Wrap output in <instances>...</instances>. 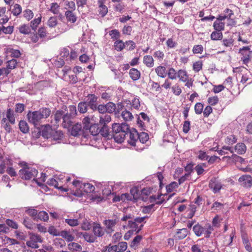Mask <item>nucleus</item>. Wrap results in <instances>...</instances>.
Segmentation results:
<instances>
[{"label":"nucleus","instance_id":"3c124183","mask_svg":"<svg viewBox=\"0 0 252 252\" xmlns=\"http://www.w3.org/2000/svg\"><path fill=\"white\" fill-rule=\"evenodd\" d=\"M167 74L168 75V78L171 80H175L177 78V73L175 69L172 67L168 69Z\"/></svg>","mask_w":252,"mask_h":252},{"label":"nucleus","instance_id":"a18cd8bd","mask_svg":"<svg viewBox=\"0 0 252 252\" xmlns=\"http://www.w3.org/2000/svg\"><path fill=\"white\" fill-rule=\"evenodd\" d=\"M68 248L69 250L80 252L82 250V247L78 243L71 242L68 245Z\"/></svg>","mask_w":252,"mask_h":252},{"label":"nucleus","instance_id":"f03ea898","mask_svg":"<svg viewBox=\"0 0 252 252\" xmlns=\"http://www.w3.org/2000/svg\"><path fill=\"white\" fill-rule=\"evenodd\" d=\"M112 136L115 141L118 143H122L126 138V134L129 130V127L125 123H122L121 124L118 123H115L112 125Z\"/></svg>","mask_w":252,"mask_h":252},{"label":"nucleus","instance_id":"0e129e2a","mask_svg":"<svg viewBox=\"0 0 252 252\" xmlns=\"http://www.w3.org/2000/svg\"><path fill=\"white\" fill-rule=\"evenodd\" d=\"M204 106L203 104L200 102L197 103L194 106L195 112L196 114H201L203 110Z\"/></svg>","mask_w":252,"mask_h":252},{"label":"nucleus","instance_id":"412c9836","mask_svg":"<svg viewBox=\"0 0 252 252\" xmlns=\"http://www.w3.org/2000/svg\"><path fill=\"white\" fill-rule=\"evenodd\" d=\"M99 124H92L89 127L88 129L92 135L95 136L97 135L100 133L101 130H100V126Z\"/></svg>","mask_w":252,"mask_h":252},{"label":"nucleus","instance_id":"5fc2aeb1","mask_svg":"<svg viewBox=\"0 0 252 252\" xmlns=\"http://www.w3.org/2000/svg\"><path fill=\"white\" fill-rule=\"evenodd\" d=\"M49 10L54 14H58L60 12V6L56 2L52 3Z\"/></svg>","mask_w":252,"mask_h":252},{"label":"nucleus","instance_id":"f8f14e48","mask_svg":"<svg viewBox=\"0 0 252 252\" xmlns=\"http://www.w3.org/2000/svg\"><path fill=\"white\" fill-rule=\"evenodd\" d=\"M222 184L216 178L212 179L209 184V188L214 193H218L222 188Z\"/></svg>","mask_w":252,"mask_h":252},{"label":"nucleus","instance_id":"774afa93","mask_svg":"<svg viewBox=\"0 0 252 252\" xmlns=\"http://www.w3.org/2000/svg\"><path fill=\"white\" fill-rule=\"evenodd\" d=\"M204 231L203 234L204 235V237L205 238H209L210 237V234L213 230L212 227L210 225H206L204 228Z\"/></svg>","mask_w":252,"mask_h":252},{"label":"nucleus","instance_id":"2f4dec72","mask_svg":"<svg viewBox=\"0 0 252 252\" xmlns=\"http://www.w3.org/2000/svg\"><path fill=\"white\" fill-rule=\"evenodd\" d=\"M188 230L187 228L179 229L176 233V237L179 240L185 238L188 234Z\"/></svg>","mask_w":252,"mask_h":252},{"label":"nucleus","instance_id":"1a4fd4ad","mask_svg":"<svg viewBox=\"0 0 252 252\" xmlns=\"http://www.w3.org/2000/svg\"><path fill=\"white\" fill-rule=\"evenodd\" d=\"M138 219V218L137 217L133 220H129L127 226L128 228L130 229V230L133 232H135V234L139 233L144 226L143 224L139 225L140 223H141V222L137 220Z\"/></svg>","mask_w":252,"mask_h":252},{"label":"nucleus","instance_id":"ea45409f","mask_svg":"<svg viewBox=\"0 0 252 252\" xmlns=\"http://www.w3.org/2000/svg\"><path fill=\"white\" fill-rule=\"evenodd\" d=\"M204 227H202L200 225L197 224H195L193 227V230L195 234L197 236H200L201 235H202L203 234V232L204 231Z\"/></svg>","mask_w":252,"mask_h":252},{"label":"nucleus","instance_id":"7c9ffc66","mask_svg":"<svg viewBox=\"0 0 252 252\" xmlns=\"http://www.w3.org/2000/svg\"><path fill=\"white\" fill-rule=\"evenodd\" d=\"M51 133L50 138L54 140H58L61 139L63 137V134L61 130H55L53 129Z\"/></svg>","mask_w":252,"mask_h":252},{"label":"nucleus","instance_id":"680f3d73","mask_svg":"<svg viewBox=\"0 0 252 252\" xmlns=\"http://www.w3.org/2000/svg\"><path fill=\"white\" fill-rule=\"evenodd\" d=\"M142 239V237L141 235H137L135 236L130 244V247L132 248L136 247L140 243Z\"/></svg>","mask_w":252,"mask_h":252},{"label":"nucleus","instance_id":"69168bd1","mask_svg":"<svg viewBox=\"0 0 252 252\" xmlns=\"http://www.w3.org/2000/svg\"><path fill=\"white\" fill-rule=\"evenodd\" d=\"M58 24V21L56 17H51L47 21V25L49 27H55Z\"/></svg>","mask_w":252,"mask_h":252},{"label":"nucleus","instance_id":"9b49d317","mask_svg":"<svg viewBox=\"0 0 252 252\" xmlns=\"http://www.w3.org/2000/svg\"><path fill=\"white\" fill-rule=\"evenodd\" d=\"M126 136H129L127 143L132 146H135L138 140V133L137 131L135 128L129 129L128 132H127V134H126Z\"/></svg>","mask_w":252,"mask_h":252},{"label":"nucleus","instance_id":"c756f323","mask_svg":"<svg viewBox=\"0 0 252 252\" xmlns=\"http://www.w3.org/2000/svg\"><path fill=\"white\" fill-rule=\"evenodd\" d=\"M65 16L67 19V20L69 22H71L74 23L77 20L76 15L73 13L72 10H67L65 12Z\"/></svg>","mask_w":252,"mask_h":252},{"label":"nucleus","instance_id":"09e8293b","mask_svg":"<svg viewBox=\"0 0 252 252\" xmlns=\"http://www.w3.org/2000/svg\"><path fill=\"white\" fill-rule=\"evenodd\" d=\"M151 191L147 188H144L140 190V199L145 200L150 195Z\"/></svg>","mask_w":252,"mask_h":252},{"label":"nucleus","instance_id":"f3484780","mask_svg":"<svg viewBox=\"0 0 252 252\" xmlns=\"http://www.w3.org/2000/svg\"><path fill=\"white\" fill-rule=\"evenodd\" d=\"M129 74L130 78L133 81L138 80L141 76L140 72L136 68H132L129 70Z\"/></svg>","mask_w":252,"mask_h":252},{"label":"nucleus","instance_id":"79ce46f5","mask_svg":"<svg viewBox=\"0 0 252 252\" xmlns=\"http://www.w3.org/2000/svg\"><path fill=\"white\" fill-rule=\"evenodd\" d=\"M177 77L183 82H186L188 80V76L185 70L180 69L177 72Z\"/></svg>","mask_w":252,"mask_h":252},{"label":"nucleus","instance_id":"6e6552de","mask_svg":"<svg viewBox=\"0 0 252 252\" xmlns=\"http://www.w3.org/2000/svg\"><path fill=\"white\" fill-rule=\"evenodd\" d=\"M52 130V126L49 125L41 126L39 129L37 128V133L36 134L35 133V136L38 138L41 135L44 138L48 139L51 137Z\"/></svg>","mask_w":252,"mask_h":252},{"label":"nucleus","instance_id":"ddd939ff","mask_svg":"<svg viewBox=\"0 0 252 252\" xmlns=\"http://www.w3.org/2000/svg\"><path fill=\"white\" fill-rule=\"evenodd\" d=\"M250 48L249 46H246L239 50V53L243 56L241 58V61L246 65H247L250 61L251 55L250 54Z\"/></svg>","mask_w":252,"mask_h":252},{"label":"nucleus","instance_id":"0eeeda50","mask_svg":"<svg viewBox=\"0 0 252 252\" xmlns=\"http://www.w3.org/2000/svg\"><path fill=\"white\" fill-rule=\"evenodd\" d=\"M110 121V116L109 115H105L104 118L101 117L100 118L99 125L101 128H100V133L104 137H107L109 134V128L106 125Z\"/></svg>","mask_w":252,"mask_h":252},{"label":"nucleus","instance_id":"7ed1b4c3","mask_svg":"<svg viewBox=\"0 0 252 252\" xmlns=\"http://www.w3.org/2000/svg\"><path fill=\"white\" fill-rule=\"evenodd\" d=\"M64 112L63 117L62 126L64 128H69L73 124V120L77 115L76 107L74 105H69L68 108L65 106Z\"/></svg>","mask_w":252,"mask_h":252},{"label":"nucleus","instance_id":"393cba45","mask_svg":"<svg viewBox=\"0 0 252 252\" xmlns=\"http://www.w3.org/2000/svg\"><path fill=\"white\" fill-rule=\"evenodd\" d=\"M64 111L63 110H57L54 115V119L56 124H59L61 119L63 120Z\"/></svg>","mask_w":252,"mask_h":252},{"label":"nucleus","instance_id":"cd10ccee","mask_svg":"<svg viewBox=\"0 0 252 252\" xmlns=\"http://www.w3.org/2000/svg\"><path fill=\"white\" fill-rule=\"evenodd\" d=\"M60 236H61L67 242H72L74 239V237L69 232L66 230L62 231Z\"/></svg>","mask_w":252,"mask_h":252},{"label":"nucleus","instance_id":"4be33fe9","mask_svg":"<svg viewBox=\"0 0 252 252\" xmlns=\"http://www.w3.org/2000/svg\"><path fill=\"white\" fill-rule=\"evenodd\" d=\"M82 129V126L78 123L72 125V127L70 130V133L72 136H77L79 135Z\"/></svg>","mask_w":252,"mask_h":252},{"label":"nucleus","instance_id":"473e14b6","mask_svg":"<svg viewBox=\"0 0 252 252\" xmlns=\"http://www.w3.org/2000/svg\"><path fill=\"white\" fill-rule=\"evenodd\" d=\"M48 220L49 216L46 212L42 211L38 213L36 221L40 220L43 221H47Z\"/></svg>","mask_w":252,"mask_h":252},{"label":"nucleus","instance_id":"603ef678","mask_svg":"<svg viewBox=\"0 0 252 252\" xmlns=\"http://www.w3.org/2000/svg\"><path fill=\"white\" fill-rule=\"evenodd\" d=\"M1 239H2L3 244H8V243H10V245H14V244H19L18 242L16 240H15L14 239L9 238L6 236H4L3 237H1Z\"/></svg>","mask_w":252,"mask_h":252},{"label":"nucleus","instance_id":"bb28decb","mask_svg":"<svg viewBox=\"0 0 252 252\" xmlns=\"http://www.w3.org/2000/svg\"><path fill=\"white\" fill-rule=\"evenodd\" d=\"M19 128L23 133H27L29 132V126L26 121L21 120L19 123Z\"/></svg>","mask_w":252,"mask_h":252},{"label":"nucleus","instance_id":"aec40b11","mask_svg":"<svg viewBox=\"0 0 252 252\" xmlns=\"http://www.w3.org/2000/svg\"><path fill=\"white\" fill-rule=\"evenodd\" d=\"M93 232L94 235L101 237L104 234L105 229L101 227L100 224H96L93 227Z\"/></svg>","mask_w":252,"mask_h":252},{"label":"nucleus","instance_id":"6ab92c4d","mask_svg":"<svg viewBox=\"0 0 252 252\" xmlns=\"http://www.w3.org/2000/svg\"><path fill=\"white\" fill-rule=\"evenodd\" d=\"M155 72L157 75L161 78H164L167 75L165 67L161 65L158 66L155 68Z\"/></svg>","mask_w":252,"mask_h":252},{"label":"nucleus","instance_id":"bf43d9fd","mask_svg":"<svg viewBox=\"0 0 252 252\" xmlns=\"http://www.w3.org/2000/svg\"><path fill=\"white\" fill-rule=\"evenodd\" d=\"M5 223L8 227H10L15 229H17L18 228V224L17 223L12 220L6 219L5 220Z\"/></svg>","mask_w":252,"mask_h":252},{"label":"nucleus","instance_id":"b1692460","mask_svg":"<svg viewBox=\"0 0 252 252\" xmlns=\"http://www.w3.org/2000/svg\"><path fill=\"white\" fill-rule=\"evenodd\" d=\"M130 193L134 199V202L140 199V191L136 187H133L130 189Z\"/></svg>","mask_w":252,"mask_h":252},{"label":"nucleus","instance_id":"423d86ee","mask_svg":"<svg viewBox=\"0 0 252 252\" xmlns=\"http://www.w3.org/2000/svg\"><path fill=\"white\" fill-rule=\"evenodd\" d=\"M38 174V171L35 168L29 166L24 163V166L19 171L20 177L26 180H34Z\"/></svg>","mask_w":252,"mask_h":252},{"label":"nucleus","instance_id":"338daca9","mask_svg":"<svg viewBox=\"0 0 252 252\" xmlns=\"http://www.w3.org/2000/svg\"><path fill=\"white\" fill-rule=\"evenodd\" d=\"M64 221L71 226H76L79 224V221L77 219H66Z\"/></svg>","mask_w":252,"mask_h":252},{"label":"nucleus","instance_id":"a211bd4d","mask_svg":"<svg viewBox=\"0 0 252 252\" xmlns=\"http://www.w3.org/2000/svg\"><path fill=\"white\" fill-rule=\"evenodd\" d=\"M247 150L246 146L243 143H238L234 148V151L239 155H242L246 153Z\"/></svg>","mask_w":252,"mask_h":252},{"label":"nucleus","instance_id":"37998d69","mask_svg":"<svg viewBox=\"0 0 252 252\" xmlns=\"http://www.w3.org/2000/svg\"><path fill=\"white\" fill-rule=\"evenodd\" d=\"M114 47L117 51H121L125 47V43L122 40H117L114 42Z\"/></svg>","mask_w":252,"mask_h":252},{"label":"nucleus","instance_id":"13d9d810","mask_svg":"<svg viewBox=\"0 0 252 252\" xmlns=\"http://www.w3.org/2000/svg\"><path fill=\"white\" fill-rule=\"evenodd\" d=\"M83 237L84 239L88 242L93 243L95 240V238L92 235L89 234L87 232H84L83 234Z\"/></svg>","mask_w":252,"mask_h":252},{"label":"nucleus","instance_id":"49530a36","mask_svg":"<svg viewBox=\"0 0 252 252\" xmlns=\"http://www.w3.org/2000/svg\"><path fill=\"white\" fill-rule=\"evenodd\" d=\"M88 105L87 102L85 101L80 102L78 104V110L81 113H84L87 112Z\"/></svg>","mask_w":252,"mask_h":252},{"label":"nucleus","instance_id":"f257e3e1","mask_svg":"<svg viewBox=\"0 0 252 252\" xmlns=\"http://www.w3.org/2000/svg\"><path fill=\"white\" fill-rule=\"evenodd\" d=\"M51 113V109L49 107H42L37 111H29L27 117L29 122L36 127L40 125L43 119L49 117Z\"/></svg>","mask_w":252,"mask_h":252},{"label":"nucleus","instance_id":"f704fd0d","mask_svg":"<svg viewBox=\"0 0 252 252\" xmlns=\"http://www.w3.org/2000/svg\"><path fill=\"white\" fill-rule=\"evenodd\" d=\"M41 15L40 14L39 17L32 20L30 23V27L31 29H32L34 31H35L38 25L41 23Z\"/></svg>","mask_w":252,"mask_h":252},{"label":"nucleus","instance_id":"4c0bfd02","mask_svg":"<svg viewBox=\"0 0 252 252\" xmlns=\"http://www.w3.org/2000/svg\"><path fill=\"white\" fill-rule=\"evenodd\" d=\"M19 32L24 34H29L31 32V29L28 25L23 24L18 28Z\"/></svg>","mask_w":252,"mask_h":252},{"label":"nucleus","instance_id":"a19ab883","mask_svg":"<svg viewBox=\"0 0 252 252\" xmlns=\"http://www.w3.org/2000/svg\"><path fill=\"white\" fill-rule=\"evenodd\" d=\"M11 9V12L14 16L19 15L22 12V7L19 4H15L12 9V5L10 6L9 10Z\"/></svg>","mask_w":252,"mask_h":252},{"label":"nucleus","instance_id":"9d476101","mask_svg":"<svg viewBox=\"0 0 252 252\" xmlns=\"http://www.w3.org/2000/svg\"><path fill=\"white\" fill-rule=\"evenodd\" d=\"M240 186L246 189H250L252 187V177L248 174L242 175L238 179Z\"/></svg>","mask_w":252,"mask_h":252},{"label":"nucleus","instance_id":"8fccbe9b","mask_svg":"<svg viewBox=\"0 0 252 252\" xmlns=\"http://www.w3.org/2000/svg\"><path fill=\"white\" fill-rule=\"evenodd\" d=\"M149 139V135L147 133L142 132L138 133V140L142 143H145Z\"/></svg>","mask_w":252,"mask_h":252},{"label":"nucleus","instance_id":"4d7b16f0","mask_svg":"<svg viewBox=\"0 0 252 252\" xmlns=\"http://www.w3.org/2000/svg\"><path fill=\"white\" fill-rule=\"evenodd\" d=\"M179 183L176 182H172L168 185L166 186V189L167 192H171L173 190L178 187Z\"/></svg>","mask_w":252,"mask_h":252},{"label":"nucleus","instance_id":"72a5a7b5","mask_svg":"<svg viewBox=\"0 0 252 252\" xmlns=\"http://www.w3.org/2000/svg\"><path fill=\"white\" fill-rule=\"evenodd\" d=\"M6 118L9 121V123L13 125L15 123V118L13 111L11 109H7L6 111Z\"/></svg>","mask_w":252,"mask_h":252},{"label":"nucleus","instance_id":"dca6fc26","mask_svg":"<svg viewBox=\"0 0 252 252\" xmlns=\"http://www.w3.org/2000/svg\"><path fill=\"white\" fill-rule=\"evenodd\" d=\"M127 248V243L121 242L118 243V245L111 246V251H119L121 252H125Z\"/></svg>","mask_w":252,"mask_h":252},{"label":"nucleus","instance_id":"39448f33","mask_svg":"<svg viewBox=\"0 0 252 252\" xmlns=\"http://www.w3.org/2000/svg\"><path fill=\"white\" fill-rule=\"evenodd\" d=\"M72 184L76 187H79V189L76 190L74 195L77 196H82L85 193H91L95 189V187L90 183H83L78 180H74Z\"/></svg>","mask_w":252,"mask_h":252},{"label":"nucleus","instance_id":"052dcab7","mask_svg":"<svg viewBox=\"0 0 252 252\" xmlns=\"http://www.w3.org/2000/svg\"><path fill=\"white\" fill-rule=\"evenodd\" d=\"M222 44L226 47L231 48L234 44V40L231 38L223 39L222 40Z\"/></svg>","mask_w":252,"mask_h":252},{"label":"nucleus","instance_id":"6e6d98bb","mask_svg":"<svg viewBox=\"0 0 252 252\" xmlns=\"http://www.w3.org/2000/svg\"><path fill=\"white\" fill-rule=\"evenodd\" d=\"M250 75L251 74L249 72H247L246 73L243 74L241 77V80L240 81L241 83L243 84H245L247 83L248 84L251 83L252 80L248 82V81H249V80L251 79V78L250 77Z\"/></svg>","mask_w":252,"mask_h":252},{"label":"nucleus","instance_id":"c85d7f7f","mask_svg":"<svg viewBox=\"0 0 252 252\" xmlns=\"http://www.w3.org/2000/svg\"><path fill=\"white\" fill-rule=\"evenodd\" d=\"M143 63L148 67H152L154 65V59L152 56L146 55L143 57Z\"/></svg>","mask_w":252,"mask_h":252},{"label":"nucleus","instance_id":"4468645a","mask_svg":"<svg viewBox=\"0 0 252 252\" xmlns=\"http://www.w3.org/2000/svg\"><path fill=\"white\" fill-rule=\"evenodd\" d=\"M97 97L94 94H89L87 96V99L85 101L89 106L93 110H96Z\"/></svg>","mask_w":252,"mask_h":252},{"label":"nucleus","instance_id":"de8ad7c7","mask_svg":"<svg viewBox=\"0 0 252 252\" xmlns=\"http://www.w3.org/2000/svg\"><path fill=\"white\" fill-rule=\"evenodd\" d=\"M213 27L216 31L221 32L224 30V23L220 21H216L214 23Z\"/></svg>","mask_w":252,"mask_h":252},{"label":"nucleus","instance_id":"20e7f679","mask_svg":"<svg viewBox=\"0 0 252 252\" xmlns=\"http://www.w3.org/2000/svg\"><path fill=\"white\" fill-rule=\"evenodd\" d=\"M123 109V106L121 103H118L116 105L111 102V110L113 109L116 118L121 117L125 121L131 120L133 118L131 113L126 110L122 111Z\"/></svg>","mask_w":252,"mask_h":252},{"label":"nucleus","instance_id":"c03bdc74","mask_svg":"<svg viewBox=\"0 0 252 252\" xmlns=\"http://www.w3.org/2000/svg\"><path fill=\"white\" fill-rule=\"evenodd\" d=\"M221 32L216 31L213 32L211 34V39L213 40H221L222 38Z\"/></svg>","mask_w":252,"mask_h":252},{"label":"nucleus","instance_id":"c9c22d12","mask_svg":"<svg viewBox=\"0 0 252 252\" xmlns=\"http://www.w3.org/2000/svg\"><path fill=\"white\" fill-rule=\"evenodd\" d=\"M110 102L107 103L105 105L100 104L97 106V109L100 113H105L106 112L110 113L109 107Z\"/></svg>","mask_w":252,"mask_h":252},{"label":"nucleus","instance_id":"5701e85b","mask_svg":"<svg viewBox=\"0 0 252 252\" xmlns=\"http://www.w3.org/2000/svg\"><path fill=\"white\" fill-rule=\"evenodd\" d=\"M113 5V9L116 12H118L119 14L122 13L125 7L124 3L123 1L121 2H115Z\"/></svg>","mask_w":252,"mask_h":252},{"label":"nucleus","instance_id":"e433bc0d","mask_svg":"<svg viewBox=\"0 0 252 252\" xmlns=\"http://www.w3.org/2000/svg\"><path fill=\"white\" fill-rule=\"evenodd\" d=\"M25 212L32 218L33 220L35 221L36 220V217L38 214L37 210L32 207H28L27 208Z\"/></svg>","mask_w":252,"mask_h":252},{"label":"nucleus","instance_id":"58836bf2","mask_svg":"<svg viewBox=\"0 0 252 252\" xmlns=\"http://www.w3.org/2000/svg\"><path fill=\"white\" fill-rule=\"evenodd\" d=\"M29 235L30 240L36 244H37L38 242L42 243L43 241L41 237L37 234L30 232L29 233Z\"/></svg>","mask_w":252,"mask_h":252},{"label":"nucleus","instance_id":"e2e57ef3","mask_svg":"<svg viewBox=\"0 0 252 252\" xmlns=\"http://www.w3.org/2000/svg\"><path fill=\"white\" fill-rule=\"evenodd\" d=\"M202 61H197L195 62L193 64V69L196 72H198L202 68Z\"/></svg>","mask_w":252,"mask_h":252},{"label":"nucleus","instance_id":"2eb2a0df","mask_svg":"<svg viewBox=\"0 0 252 252\" xmlns=\"http://www.w3.org/2000/svg\"><path fill=\"white\" fill-rule=\"evenodd\" d=\"M105 0H98V2L99 3V14L102 17H104L108 12V8L104 3H105Z\"/></svg>","mask_w":252,"mask_h":252},{"label":"nucleus","instance_id":"864d4df0","mask_svg":"<svg viewBox=\"0 0 252 252\" xmlns=\"http://www.w3.org/2000/svg\"><path fill=\"white\" fill-rule=\"evenodd\" d=\"M123 187L122 182H118L115 183L114 185H111V190L113 191V193L111 192V194H114L117 191L121 190Z\"/></svg>","mask_w":252,"mask_h":252},{"label":"nucleus","instance_id":"a878e982","mask_svg":"<svg viewBox=\"0 0 252 252\" xmlns=\"http://www.w3.org/2000/svg\"><path fill=\"white\" fill-rule=\"evenodd\" d=\"M23 224L28 229H33L35 224L31 219L28 217H25L23 219Z\"/></svg>","mask_w":252,"mask_h":252}]
</instances>
